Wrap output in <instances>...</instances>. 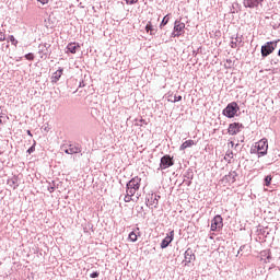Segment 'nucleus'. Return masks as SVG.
Listing matches in <instances>:
<instances>
[{"label": "nucleus", "instance_id": "nucleus-1", "mask_svg": "<svg viewBox=\"0 0 280 280\" xmlns=\"http://www.w3.org/2000/svg\"><path fill=\"white\" fill-rule=\"evenodd\" d=\"M141 187V177L136 176L131 180L128 182L127 184V191L129 194H137Z\"/></svg>", "mask_w": 280, "mask_h": 280}, {"label": "nucleus", "instance_id": "nucleus-2", "mask_svg": "<svg viewBox=\"0 0 280 280\" xmlns=\"http://www.w3.org/2000/svg\"><path fill=\"white\" fill-rule=\"evenodd\" d=\"M237 110H240V107H237V103L233 102L224 108L223 115L232 119V117H235V115H237Z\"/></svg>", "mask_w": 280, "mask_h": 280}, {"label": "nucleus", "instance_id": "nucleus-3", "mask_svg": "<svg viewBox=\"0 0 280 280\" xmlns=\"http://www.w3.org/2000/svg\"><path fill=\"white\" fill-rule=\"evenodd\" d=\"M185 34V23L180 22V20L175 21L174 31L172 33L173 38H178Z\"/></svg>", "mask_w": 280, "mask_h": 280}, {"label": "nucleus", "instance_id": "nucleus-4", "mask_svg": "<svg viewBox=\"0 0 280 280\" xmlns=\"http://www.w3.org/2000/svg\"><path fill=\"white\" fill-rule=\"evenodd\" d=\"M275 49H277V42H267L265 46H261L262 58L270 56Z\"/></svg>", "mask_w": 280, "mask_h": 280}, {"label": "nucleus", "instance_id": "nucleus-5", "mask_svg": "<svg viewBox=\"0 0 280 280\" xmlns=\"http://www.w3.org/2000/svg\"><path fill=\"white\" fill-rule=\"evenodd\" d=\"M255 148H257L258 154L261 156L268 154V139H261L256 143Z\"/></svg>", "mask_w": 280, "mask_h": 280}, {"label": "nucleus", "instance_id": "nucleus-6", "mask_svg": "<svg viewBox=\"0 0 280 280\" xmlns=\"http://www.w3.org/2000/svg\"><path fill=\"white\" fill-rule=\"evenodd\" d=\"M224 226L223 219L217 214L211 221V231H220Z\"/></svg>", "mask_w": 280, "mask_h": 280}, {"label": "nucleus", "instance_id": "nucleus-7", "mask_svg": "<svg viewBox=\"0 0 280 280\" xmlns=\"http://www.w3.org/2000/svg\"><path fill=\"white\" fill-rule=\"evenodd\" d=\"M242 128H243L242 124L232 122L229 126L228 132H229V135L234 136V135H237V132H240V130H242Z\"/></svg>", "mask_w": 280, "mask_h": 280}, {"label": "nucleus", "instance_id": "nucleus-8", "mask_svg": "<svg viewBox=\"0 0 280 280\" xmlns=\"http://www.w3.org/2000/svg\"><path fill=\"white\" fill-rule=\"evenodd\" d=\"M172 242H174V231H171L170 234L165 236L161 243V248H167Z\"/></svg>", "mask_w": 280, "mask_h": 280}, {"label": "nucleus", "instance_id": "nucleus-9", "mask_svg": "<svg viewBox=\"0 0 280 280\" xmlns=\"http://www.w3.org/2000/svg\"><path fill=\"white\" fill-rule=\"evenodd\" d=\"M172 165H174V162H172V158L170 155H164L161 159L162 170H167V167H172Z\"/></svg>", "mask_w": 280, "mask_h": 280}, {"label": "nucleus", "instance_id": "nucleus-10", "mask_svg": "<svg viewBox=\"0 0 280 280\" xmlns=\"http://www.w3.org/2000/svg\"><path fill=\"white\" fill-rule=\"evenodd\" d=\"M184 261L186 264H191L192 261H196V254H194V250L187 249L185 252Z\"/></svg>", "mask_w": 280, "mask_h": 280}, {"label": "nucleus", "instance_id": "nucleus-11", "mask_svg": "<svg viewBox=\"0 0 280 280\" xmlns=\"http://www.w3.org/2000/svg\"><path fill=\"white\" fill-rule=\"evenodd\" d=\"M66 154H80L82 149L75 144H70L68 149L65 150Z\"/></svg>", "mask_w": 280, "mask_h": 280}, {"label": "nucleus", "instance_id": "nucleus-12", "mask_svg": "<svg viewBox=\"0 0 280 280\" xmlns=\"http://www.w3.org/2000/svg\"><path fill=\"white\" fill-rule=\"evenodd\" d=\"M244 8H259V0H244L243 1Z\"/></svg>", "mask_w": 280, "mask_h": 280}, {"label": "nucleus", "instance_id": "nucleus-13", "mask_svg": "<svg viewBox=\"0 0 280 280\" xmlns=\"http://www.w3.org/2000/svg\"><path fill=\"white\" fill-rule=\"evenodd\" d=\"M63 69L62 68H59L51 77V82L52 84H56L60 78H62V73H63Z\"/></svg>", "mask_w": 280, "mask_h": 280}, {"label": "nucleus", "instance_id": "nucleus-14", "mask_svg": "<svg viewBox=\"0 0 280 280\" xmlns=\"http://www.w3.org/2000/svg\"><path fill=\"white\" fill-rule=\"evenodd\" d=\"M78 49H80V44L69 43L67 45V51L70 54H77Z\"/></svg>", "mask_w": 280, "mask_h": 280}, {"label": "nucleus", "instance_id": "nucleus-15", "mask_svg": "<svg viewBox=\"0 0 280 280\" xmlns=\"http://www.w3.org/2000/svg\"><path fill=\"white\" fill-rule=\"evenodd\" d=\"M38 54L42 60H47V56H49V49H47V44H44V48L39 49Z\"/></svg>", "mask_w": 280, "mask_h": 280}, {"label": "nucleus", "instance_id": "nucleus-16", "mask_svg": "<svg viewBox=\"0 0 280 280\" xmlns=\"http://www.w3.org/2000/svg\"><path fill=\"white\" fill-rule=\"evenodd\" d=\"M194 145H196V142L194 140H186L182 143L179 150L185 151L187 150V148H194Z\"/></svg>", "mask_w": 280, "mask_h": 280}, {"label": "nucleus", "instance_id": "nucleus-17", "mask_svg": "<svg viewBox=\"0 0 280 280\" xmlns=\"http://www.w3.org/2000/svg\"><path fill=\"white\" fill-rule=\"evenodd\" d=\"M139 235H141V233L138 232L137 234L135 231L130 232L128 235L129 242H137L139 240Z\"/></svg>", "mask_w": 280, "mask_h": 280}, {"label": "nucleus", "instance_id": "nucleus-18", "mask_svg": "<svg viewBox=\"0 0 280 280\" xmlns=\"http://www.w3.org/2000/svg\"><path fill=\"white\" fill-rule=\"evenodd\" d=\"M133 196H135V192H130V190H126V196L124 198L125 202H132Z\"/></svg>", "mask_w": 280, "mask_h": 280}, {"label": "nucleus", "instance_id": "nucleus-19", "mask_svg": "<svg viewBox=\"0 0 280 280\" xmlns=\"http://www.w3.org/2000/svg\"><path fill=\"white\" fill-rule=\"evenodd\" d=\"M223 180H231V183H235V175H233V173H230L223 177Z\"/></svg>", "mask_w": 280, "mask_h": 280}, {"label": "nucleus", "instance_id": "nucleus-20", "mask_svg": "<svg viewBox=\"0 0 280 280\" xmlns=\"http://www.w3.org/2000/svg\"><path fill=\"white\" fill-rule=\"evenodd\" d=\"M145 32H150V35L152 36V32H154V26H152V22H148L145 25Z\"/></svg>", "mask_w": 280, "mask_h": 280}, {"label": "nucleus", "instance_id": "nucleus-21", "mask_svg": "<svg viewBox=\"0 0 280 280\" xmlns=\"http://www.w3.org/2000/svg\"><path fill=\"white\" fill-rule=\"evenodd\" d=\"M10 43L16 47L19 45V40H16V38L14 37V35H10L9 36Z\"/></svg>", "mask_w": 280, "mask_h": 280}, {"label": "nucleus", "instance_id": "nucleus-22", "mask_svg": "<svg viewBox=\"0 0 280 280\" xmlns=\"http://www.w3.org/2000/svg\"><path fill=\"white\" fill-rule=\"evenodd\" d=\"M159 198H161V196L153 195V202H150V207L159 205Z\"/></svg>", "mask_w": 280, "mask_h": 280}, {"label": "nucleus", "instance_id": "nucleus-23", "mask_svg": "<svg viewBox=\"0 0 280 280\" xmlns=\"http://www.w3.org/2000/svg\"><path fill=\"white\" fill-rule=\"evenodd\" d=\"M270 183H272V176L268 175V176L265 177L266 187H270Z\"/></svg>", "mask_w": 280, "mask_h": 280}, {"label": "nucleus", "instance_id": "nucleus-24", "mask_svg": "<svg viewBox=\"0 0 280 280\" xmlns=\"http://www.w3.org/2000/svg\"><path fill=\"white\" fill-rule=\"evenodd\" d=\"M170 23V18L167 16H164L161 24H160V27H165V25Z\"/></svg>", "mask_w": 280, "mask_h": 280}, {"label": "nucleus", "instance_id": "nucleus-25", "mask_svg": "<svg viewBox=\"0 0 280 280\" xmlns=\"http://www.w3.org/2000/svg\"><path fill=\"white\" fill-rule=\"evenodd\" d=\"M180 100H183V96L178 95V96H174L173 101L168 98V102L176 103V102H180Z\"/></svg>", "mask_w": 280, "mask_h": 280}, {"label": "nucleus", "instance_id": "nucleus-26", "mask_svg": "<svg viewBox=\"0 0 280 280\" xmlns=\"http://www.w3.org/2000/svg\"><path fill=\"white\" fill-rule=\"evenodd\" d=\"M127 5H135V3H138L139 0H125Z\"/></svg>", "mask_w": 280, "mask_h": 280}, {"label": "nucleus", "instance_id": "nucleus-27", "mask_svg": "<svg viewBox=\"0 0 280 280\" xmlns=\"http://www.w3.org/2000/svg\"><path fill=\"white\" fill-rule=\"evenodd\" d=\"M5 40V32L0 31V43H3Z\"/></svg>", "mask_w": 280, "mask_h": 280}, {"label": "nucleus", "instance_id": "nucleus-28", "mask_svg": "<svg viewBox=\"0 0 280 280\" xmlns=\"http://www.w3.org/2000/svg\"><path fill=\"white\" fill-rule=\"evenodd\" d=\"M26 60H34V54L28 52L25 55Z\"/></svg>", "mask_w": 280, "mask_h": 280}, {"label": "nucleus", "instance_id": "nucleus-29", "mask_svg": "<svg viewBox=\"0 0 280 280\" xmlns=\"http://www.w3.org/2000/svg\"><path fill=\"white\" fill-rule=\"evenodd\" d=\"M91 279H97L100 277V272L94 271L93 273L90 275Z\"/></svg>", "mask_w": 280, "mask_h": 280}, {"label": "nucleus", "instance_id": "nucleus-30", "mask_svg": "<svg viewBox=\"0 0 280 280\" xmlns=\"http://www.w3.org/2000/svg\"><path fill=\"white\" fill-rule=\"evenodd\" d=\"M150 202H154V195H151L147 201V205L150 207Z\"/></svg>", "mask_w": 280, "mask_h": 280}, {"label": "nucleus", "instance_id": "nucleus-31", "mask_svg": "<svg viewBox=\"0 0 280 280\" xmlns=\"http://www.w3.org/2000/svg\"><path fill=\"white\" fill-rule=\"evenodd\" d=\"M36 151V147L33 144L28 150V154H32V152H35Z\"/></svg>", "mask_w": 280, "mask_h": 280}, {"label": "nucleus", "instance_id": "nucleus-32", "mask_svg": "<svg viewBox=\"0 0 280 280\" xmlns=\"http://www.w3.org/2000/svg\"><path fill=\"white\" fill-rule=\"evenodd\" d=\"M38 3H40L42 5H47V3H49V0H37Z\"/></svg>", "mask_w": 280, "mask_h": 280}, {"label": "nucleus", "instance_id": "nucleus-33", "mask_svg": "<svg viewBox=\"0 0 280 280\" xmlns=\"http://www.w3.org/2000/svg\"><path fill=\"white\" fill-rule=\"evenodd\" d=\"M226 156H229L230 159H233V152L226 153Z\"/></svg>", "mask_w": 280, "mask_h": 280}, {"label": "nucleus", "instance_id": "nucleus-34", "mask_svg": "<svg viewBox=\"0 0 280 280\" xmlns=\"http://www.w3.org/2000/svg\"><path fill=\"white\" fill-rule=\"evenodd\" d=\"M27 136L32 137V131L27 130Z\"/></svg>", "mask_w": 280, "mask_h": 280}, {"label": "nucleus", "instance_id": "nucleus-35", "mask_svg": "<svg viewBox=\"0 0 280 280\" xmlns=\"http://www.w3.org/2000/svg\"><path fill=\"white\" fill-rule=\"evenodd\" d=\"M5 49H10V45L9 44H7Z\"/></svg>", "mask_w": 280, "mask_h": 280}, {"label": "nucleus", "instance_id": "nucleus-36", "mask_svg": "<svg viewBox=\"0 0 280 280\" xmlns=\"http://www.w3.org/2000/svg\"><path fill=\"white\" fill-rule=\"evenodd\" d=\"M0 124H3V121L0 119Z\"/></svg>", "mask_w": 280, "mask_h": 280}, {"label": "nucleus", "instance_id": "nucleus-37", "mask_svg": "<svg viewBox=\"0 0 280 280\" xmlns=\"http://www.w3.org/2000/svg\"><path fill=\"white\" fill-rule=\"evenodd\" d=\"M137 231H139V228H137Z\"/></svg>", "mask_w": 280, "mask_h": 280}]
</instances>
